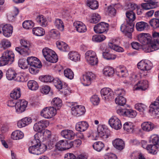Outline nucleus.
I'll return each instance as SVG.
<instances>
[{"label":"nucleus","mask_w":159,"mask_h":159,"mask_svg":"<svg viewBox=\"0 0 159 159\" xmlns=\"http://www.w3.org/2000/svg\"><path fill=\"white\" fill-rule=\"evenodd\" d=\"M32 122V119L30 117H25L19 120L17 123L18 126L21 128L28 125Z\"/></svg>","instance_id":"obj_21"},{"label":"nucleus","mask_w":159,"mask_h":159,"mask_svg":"<svg viewBox=\"0 0 159 159\" xmlns=\"http://www.w3.org/2000/svg\"><path fill=\"white\" fill-rule=\"evenodd\" d=\"M144 83H146L145 81H139L137 83L138 86L137 87L135 88L136 90H145L146 89L147 85L146 84H145Z\"/></svg>","instance_id":"obj_50"},{"label":"nucleus","mask_w":159,"mask_h":159,"mask_svg":"<svg viewBox=\"0 0 159 159\" xmlns=\"http://www.w3.org/2000/svg\"><path fill=\"white\" fill-rule=\"evenodd\" d=\"M89 125L85 121H82L78 122L75 125V129L78 131L83 132L88 128Z\"/></svg>","instance_id":"obj_17"},{"label":"nucleus","mask_w":159,"mask_h":159,"mask_svg":"<svg viewBox=\"0 0 159 159\" xmlns=\"http://www.w3.org/2000/svg\"><path fill=\"white\" fill-rule=\"evenodd\" d=\"M16 74L14 70L11 68L9 69L6 72V77L9 80H14Z\"/></svg>","instance_id":"obj_28"},{"label":"nucleus","mask_w":159,"mask_h":159,"mask_svg":"<svg viewBox=\"0 0 159 159\" xmlns=\"http://www.w3.org/2000/svg\"><path fill=\"white\" fill-rule=\"evenodd\" d=\"M131 25V24H128L127 23L126 24H122L120 27V30L124 33L128 31H133L134 27H132Z\"/></svg>","instance_id":"obj_31"},{"label":"nucleus","mask_w":159,"mask_h":159,"mask_svg":"<svg viewBox=\"0 0 159 159\" xmlns=\"http://www.w3.org/2000/svg\"><path fill=\"white\" fill-rule=\"evenodd\" d=\"M135 108L140 112H143L147 108V106L142 103H138L135 105Z\"/></svg>","instance_id":"obj_55"},{"label":"nucleus","mask_w":159,"mask_h":159,"mask_svg":"<svg viewBox=\"0 0 159 159\" xmlns=\"http://www.w3.org/2000/svg\"><path fill=\"white\" fill-rule=\"evenodd\" d=\"M137 113L135 111L131 109H126L125 116L133 118L137 115Z\"/></svg>","instance_id":"obj_53"},{"label":"nucleus","mask_w":159,"mask_h":159,"mask_svg":"<svg viewBox=\"0 0 159 159\" xmlns=\"http://www.w3.org/2000/svg\"><path fill=\"white\" fill-rule=\"evenodd\" d=\"M73 25L76 28V30L79 33H84L87 30L86 26L81 22L78 21L75 22Z\"/></svg>","instance_id":"obj_16"},{"label":"nucleus","mask_w":159,"mask_h":159,"mask_svg":"<svg viewBox=\"0 0 159 159\" xmlns=\"http://www.w3.org/2000/svg\"><path fill=\"white\" fill-rule=\"evenodd\" d=\"M54 25L56 27L61 31H63L64 29V25L63 21L61 19H56Z\"/></svg>","instance_id":"obj_33"},{"label":"nucleus","mask_w":159,"mask_h":159,"mask_svg":"<svg viewBox=\"0 0 159 159\" xmlns=\"http://www.w3.org/2000/svg\"><path fill=\"white\" fill-rule=\"evenodd\" d=\"M150 25L154 29L159 28V19L153 18L149 22Z\"/></svg>","instance_id":"obj_46"},{"label":"nucleus","mask_w":159,"mask_h":159,"mask_svg":"<svg viewBox=\"0 0 159 159\" xmlns=\"http://www.w3.org/2000/svg\"><path fill=\"white\" fill-rule=\"evenodd\" d=\"M151 37V47H149L146 50V52H149L156 50L159 48V33L152 32Z\"/></svg>","instance_id":"obj_4"},{"label":"nucleus","mask_w":159,"mask_h":159,"mask_svg":"<svg viewBox=\"0 0 159 159\" xmlns=\"http://www.w3.org/2000/svg\"><path fill=\"white\" fill-rule=\"evenodd\" d=\"M28 102L24 100H19L15 103L16 111L19 113L24 111L27 107Z\"/></svg>","instance_id":"obj_13"},{"label":"nucleus","mask_w":159,"mask_h":159,"mask_svg":"<svg viewBox=\"0 0 159 159\" xmlns=\"http://www.w3.org/2000/svg\"><path fill=\"white\" fill-rule=\"evenodd\" d=\"M102 55L105 59L108 60H114L116 57L115 55L111 53L108 52H103L102 53Z\"/></svg>","instance_id":"obj_41"},{"label":"nucleus","mask_w":159,"mask_h":159,"mask_svg":"<svg viewBox=\"0 0 159 159\" xmlns=\"http://www.w3.org/2000/svg\"><path fill=\"white\" fill-rule=\"evenodd\" d=\"M109 24L104 22H102L95 25L93 28L94 32L98 34L107 32L108 30Z\"/></svg>","instance_id":"obj_9"},{"label":"nucleus","mask_w":159,"mask_h":159,"mask_svg":"<svg viewBox=\"0 0 159 159\" xmlns=\"http://www.w3.org/2000/svg\"><path fill=\"white\" fill-rule=\"evenodd\" d=\"M152 114L156 117L159 118V105H156L152 103L150 106Z\"/></svg>","instance_id":"obj_24"},{"label":"nucleus","mask_w":159,"mask_h":159,"mask_svg":"<svg viewBox=\"0 0 159 159\" xmlns=\"http://www.w3.org/2000/svg\"><path fill=\"white\" fill-rule=\"evenodd\" d=\"M109 124L111 127L116 130L120 129L122 127L120 120L116 116L111 117L109 120Z\"/></svg>","instance_id":"obj_10"},{"label":"nucleus","mask_w":159,"mask_h":159,"mask_svg":"<svg viewBox=\"0 0 159 159\" xmlns=\"http://www.w3.org/2000/svg\"><path fill=\"white\" fill-rule=\"evenodd\" d=\"M42 52L44 57L46 59L47 57H49L51 55H53L54 52L48 48L46 47L43 49Z\"/></svg>","instance_id":"obj_39"},{"label":"nucleus","mask_w":159,"mask_h":159,"mask_svg":"<svg viewBox=\"0 0 159 159\" xmlns=\"http://www.w3.org/2000/svg\"><path fill=\"white\" fill-rule=\"evenodd\" d=\"M148 26V23L143 21H140L136 23V27L137 30L140 31L144 30Z\"/></svg>","instance_id":"obj_38"},{"label":"nucleus","mask_w":159,"mask_h":159,"mask_svg":"<svg viewBox=\"0 0 159 159\" xmlns=\"http://www.w3.org/2000/svg\"><path fill=\"white\" fill-rule=\"evenodd\" d=\"M68 56L70 59L75 61H78L80 59L79 54L75 52H70L69 53Z\"/></svg>","instance_id":"obj_37"},{"label":"nucleus","mask_w":159,"mask_h":159,"mask_svg":"<svg viewBox=\"0 0 159 159\" xmlns=\"http://www.w3.org/2000/svg\"><path fill=\"white\" fill-rule=\"evenodd\" d=\"M96 56V53L94 52L91 50L88 51L85 54V57L86 60L89 58H92V57Z\"/></svg>","instance_id":"obj_63"},{"label":"nucleus","mask_w":159,"mask_h":159,"mask_svg":"<svg viewBox=\"0 0 159 159\" xmlns=\"http://www.w3.org/2000/svg\"><path fill=\"white\" fill-rule=\"evenodd\" d=\"M50 90V87L48 86L45 85L43 86L40 88V91L41 93L46 94H48Z\"/></svg>","instance_id":"obj_61"},{"label":"nucleus","mask_w":159,"mask_h":159,"mask_svg":"<svg viewBox=\"0 0 159 159\" xmlns=\"http://www.w3.org/2000/svg\"><path fill=\"white\" fill-rule=\"evenodd\" d=\"M31 146L30 147L29 149H33L39 148V149H43V148H46V147L44 145V143H41L35 139L31 141Z\"/></svg>","instance_id":"obj_18"},{"label":"nucleus","mask_w":159,"mask_h":159,"mask_svg":"<svg viewBox=\"0 0 159 159\" xmlns=\"http://www.w3.org/2000/svg\"><path fill=\"white\" fill-rule=\"evenodd\" d=\"M117 75L120 77H126L128 75L127 70L125 68L120 69L116 72Z\"/></svg>","instance_id":"obj_51"},{"label":"nucleus","mask_w":159,"mask_h":159,"mask_svg":"<svg viewBox=\"0 0 159 159\" xmlns=\"http://www.w3.org/2000/svg\"><path fill=\"white\" fill-rule=\"evenodd\" d=\"M97 132L98 134L96 132H94L88 134V137L91 138L93 140H97L98 137H101L104 139L108 138L110 136L109 130H106L101 125L98 126Z\"/></svg>","instance_id":"obj_2"},{"label":"nucleus","mask_w":159,"mask_h":159,"mask_svg":"<svg viewBox=\"0 0 159 159\" xmlns=\"http://www.w3.org/2000/svg\"><path fill=\"white\" fill-rule=\"evenodd\" d=\"M87 4L88 6L93 10L96 9L98 7V3L96 0H88Z\"/></svg>","instance_id":"obj_32"},{"label":"nucleus","mask_w":159,"mask_h":159,"mask_svg":"<svg viewBox=\"0 0 159 159\" xmlns=\"http://www.w3.org/2000/svg\"><path fill=\"white\" fill-rule=\"evenodd\" d=\"M24 137L23 133L20 131L16 130L13 132L11 135V138L14 140H19L22 139Z\"/></svg>","instance_id":"obj_29"},{"label":"nucleus","mask_w":159,"mask_h":159,"mask_svg":"<svg viewBox=\"0 0 159 159\" xmlns=\"http://www.w3.org/2000/svg\"><path fill=\"white\" fill-rule=\"evenodd\" d=\"M86 60L88 63L92 66L96 65L98 62V60L97 56L92 57V58L88 59Z\"/></svg>","instance_id":"obj_59"},{"label":"nucleus","mask_w":159,"mask_h":159,"mask_svg":"<svg viewBox=\"0 0 159 159\" xmlns=\"http://www.w3.org/2000/svg\"><path fill=\"white\" fill-rule=\"evenodd\" d=\"M39 79L42 82L44 83L53 82L55 79L53 77L49 75L41 76L39 77Z\"/></svg>","instance_id":"obj_36"},{"label":"nucleus","mask_w":159,"mask_h":159,"mask_svg":"<svg viewBox=\"0 0 159 159\" xmlns=\"http://www.w3.org/2000/svg\"><path fill=\"white\" fill-rule=\"evenodd\" d=\"M65 141L63 140H61L57 143L55 145L56 149H63L65 148Z\"/></svg>","instance_id":"obj_60"},{"label":"nucleus","mask_w":159,"mask_h":159,"mask_svg":"<svg viewBox=\"0 0 159 159\" xmlns=\"http://www.w3.org/2000/svg\"><path fill=\"white\" fill-rule=\"evenodd\" d=\"M106 37L103 35H95L92 37V40L93 41L96 42H100L106 39Z\"/></svg>","instance_id":"obj_49"},{"label":"nucleus","mask_w":159,"mask_h":159,"mask_svg":"<svg viewBox=\"0 0 159 159\" xmlns=\"http://www.w3.org/2000/svg\"><path fill=\"white\" fill-rule=\"evenodd\" d=\"M143 129L145 131L148 132L152 131L154 128V124L150 122H145L142 125Z\"/></svg>","instance_id":"obj_23"},{"label":"nucleus","mask_w":159,"mask_h":159,"mask_svg":"<svg viewBox=\"0 0 159 159\" xmlns=\"http://www.w3.org/2000/svg\"><path fill=\"white\" fill-rule=\"evenodd\" d=\"M64 75L66 77L70 80H72L74 78L73 72L70 69L67 68L64 70Z\"/></svg>","instance_id":"obj_47"},{"label":"nucleus","mask_w":159,"mask_h":159,"mask_svg":"<svg viewBox=\"0 0 159 159\" xmlns=\"http://www.w3.org/2000/svg\"><path fill=\"white\" fill-rule=\"evenodd\" d=\"M20 89L19 88H16L12 91L10 94V97L14 99H17L21 96Z\"/></svg>","instance_id":"obj_30"},{"label":"nucleus","mask_w":159,"mask_h":159,"mask_svg":"<svg viewBox=\"0 0 159 159\" xmlns=\"http://www.w3.org/2000/svg\"><path fill=\"white\" fill-rule=\"evenodd\" d=\"M61 134L63 137L68 139H73L75 136L74 132L70 130H63L61 131Z\"/></svg>","instance_id":"obj_19"},{"label":"nucleus","mask_w":159,"mask_h":159,"mask_svg":"<svg viewBox=\"0 0 159 159\" xmlns=\"http://www.w3.org/2000/svg\"><path fill=\"white\" fill-rule=\"evenodd\" d=\"M139 69L144 71H148L151 70L152 67V64L150 62H147L145 60H142L139 62L137 65Z\"/></svg>","instance_id":"obj_11"},{"label":"nucleus","mask_w":159,"mask_h":159,"mask_svg":"<svg viewBox=\"0 0 159 159\" xmlns=\"http://www.w3.org/2000/svg\"><path fill=\"white\" fill-rule=\"evenodd\" d=\"M37 22L42 27H46L47 25V21L46 18L43 15L38 16L36 18Z\"/></svg>","instance_id":"obj_25"},{"label":"nucleus","mask_w":159,"mask_h":159,"mask_svg":"<svg viewBox=\"0 0 159 159\" xmlns=\"http://www.w3.org/2000/svg\"><path fill=\"white\" fill-rule=\"evenodd\" d=\"M103 72L106 76H111L114 74V71L112 68L108 66L105 68L103 69Z\"/></svg>","instance_id":"obj_44"},{"label":"nucleus","mask_w":159,"mask_h":159,"mask_svg":"<svg viewBox=\"0 0 159 159\" xmlns=\"http://www.w3.org/2000/svg\"><path fill=\"white\" fill-rule=\"evenodd\" d=\"M19 12V10L17 8H15V10L11 12V14L7 16L8 20L11 21H13L15 17L18 14Z\"/></svg>","instance_id":"obj_48"},{"label":"nucleus","mask_w":159,"mask_h":159,"mask_svg":"<svg viewBox=\"0 0 159 159\" xmlns=\"http://www.w3.org/2000/svg\"><path fill=\"white\" fill-rule=\"evenodd\" d=\"M14 57L11 51L7 50L3 52L0 58V66L11 64L14 61Z\"/></svg>","instance_id":"obj_3"},{"label":"nucleus","mask_w":159,"mask_h":159,"mask_svg":"<svg viewBox=\"0 0 159 159\" xmlns=\"http://www.w3.org/2000/svg\"><path fill=\"white\" fill-rule=\"evenodd\" d=\"M124 129L127 132L132 133L134 129V126L133 124L130 122L125 123L123 125Z\"/></svg>","instance_id":"obj_40"},{"label":"nucleus","mask_w":159,"mask_h":159,"mask_svg":"<svg viewBox=\"0 0 159 159\" xmlns=\"http://www.w3.org/2000/svg\"><path fill=\"white\" fill-rule=\"evenodd\" d=\"M115 102L118 105L123 106L126 102V99L122 96L117 97L115 99Z\"/></svg>","instance_id":"obj_43"},{"label":"nucleus","mask_w":159,"mask_h":159,"mask_svg":"<svg viewBox=\"0 0 159 159\" xmlns=\"http://www.w3.org/2000/svg\"><path fill=\"white\" fill-rule=\"evenodd\" d=\"M28 64L30 67L29 68L30 72L32 74H36L39 72V69L42 67L41 63L37 57H29L27 59Z\"/></svg>","instance_id":"obj_1"},{"label":"nucleus","mask_w":159,"mask_h":159,"mask_svg":"<svg viewBox=\"0 0 159 159\" xmlns=\"http://www.w3.org/2000/svg\"><path fill=\"white\" fill-rule=\"evenodd\" d=\"M52 107L56 109H59L62 105V101L61 99L58 98H53L51 102Z\"/></svg>","instance_id":"obj_26"},{"label":"nucleus","mask_w":159,"mask_h":159,"mask_svg":"<svg viewBox=\"0 0 159 159\" xmlns=\"http://www.w3.org/2000/svg\"><path fill=\"white\" fill-rule=\"evenodd\" d=\"M101 94L103 99L106 100L112 99L113 98V92L111 89L108 88H104L101 89Z\"/></svg>","instance_id":"obj_12"},{"label":"nucleus","mask_w":159,"mask_h":159,"mask_svg":"<svg viewBox=\"0 0 159 159\" xmlns=\"http://www.w3.org/2000/svg\"><path fill=\"white\" fill-rule=\"evenodd\" d=\"M0 45L1 47L4 49H6V48L9 47L11 46V43L7 39H3L1 40Z\"/></svg>","instance_id":"obj_57"},{"label":"nucleus","mask_w":159,"mask_h":159,"mask_svg":"<svg viewBox=\"0 0 159 159\" xmlns=\"http://www.w3.org/2000/svg\"><path fill=\"white\" fill-rule=\"evenodd\" d=\"M27 86L29 89L32 90H36L39 88L37 82L34 80L29 81L27 83Z\"/></svg>","instance_id":"obj_34"},{"label":"nucleus","mask_w":159,"mask_h":159,"mask_svg":"<svg viewBox=\"0 0 159 159\" xmlns=\"http://www.w3.org/2000/svg\"><path fill=\"white\" fill-rule=\"evenodd\" d=\"M125 14L127 23L131 24L132 27H134V21L136 18L135 14L132 11H126Z\"/></svg>","instance_id":"obj_14"},{"label":"nucleus","mask_w":159,"mask_h":159,"mask_svg":"<svg viewBox=\"0 0 159 159\" xmlns=\"http://www.w3.org/2000/svg\"><path fill=\"white\" fill-rule=\"evenodd\" d=\"M71 108L72 114L76 116H80L83 115L85 112V107L82 105H77L76 103H72Z\"/></svg>","instance_id":"obj_6"},{"label":"nucleus","mask_w":159,"mask_h":159,"mask_svg":"<svg viewBox=\"0 0 159 159\" xmlns=\"http://www.w3.org/2000/svg\"><path fill=\"white\" fill-rule=\"evenodd\" d=\"M22 25L25 29H30L34 26V23L32 20H26L23 23Z\"/></svg>","instance_id":"obj_42"},{"label":"nucleus","mask_w":159,"mask_h":159,"mask_svg":"<svg viewBox=\"0 0 159 159\" xmlns=\"http://www.w3.org/2000/svg\"><path fill=\"white\" fill-rule=\"evenodd\" d=\"M32 32L33 34L38 36H43L45 34L44 30L43 28L39 27L34 28L32 30Z\"/></svg>","instance_id":"obj_27"},{"label":"nucleus","mask_w":159,"mask_h":159,"mask_svg":"<svg viewBox=\"0 0 159 159\" xmlns=\"http://www.w3.org/2000/svg\"><path fill=\"white\" fill-rule=\"evenodd\" d=\"M13 28L11 25L9 24L4 25L3 34L6 37H9L12 35Z\"/></svg>","instance_id":"obj_20"},{"label":"nucleus","mask_w":159,"mask_h":159,"mask_svg":"<svg viewBox=\"0 0 159 159\" xmlns=\"http://www.w3.org/2000/svg\"><path fill=\"white\" fill-rule=\"evenodd\" d=\"M94 149H102L104 145L101 142H97L94 143L92 145Z\"/></svg>","instance_id":"obj_62"},{"label":"nucleus","mask_w":159,"mask_h":159,"mask_svg":"<svg viewBox=\"0 0 159 159\" xmlns=\"http://www.w3.org/2000/svg\"><path fill=\"white\" fill-rule=\"evenodd\" d=\"M57 48L61 51L67 52L69 50L68 45L65 43L61 41H57L56 43Z\"/></svg>","instance_id":"obj_22"},{"label":"nucleus","mask_w":159,"mask_h":159,"mask_svg":"<svg viewBox=\"0 0 159 159\" xmlns=\"http://www.w3.org/2000/svg\"><path fill=\"white\" fill-rule=\"evenodd\" d=\"M95 78V75L91 72L86 73L85 74L83 75L80 78L82 83L84 86H87L91 84V82Z\"/></svg>","instance_id":"obj_7"},{"label":"nucleus","mask_w":159,"mask_h":159,"mask_svg":"<svg viewBox=\"0 0 159 159\" xmlns=\"http://www.w3.org/2000/svg\"><path fill=\"white\" fill-rule=\"evenodd\" d=\"M21 46L16 47V50L23 56H25L29 55L30 44L24 39H21L20 41Z\"/></svg>","instance_id":"obj_5"},{"label":"nucleus","mask_w":159,"mask_h":159,"mask_svg":"<svg viewBox=\"0 0 159 159\" xmlns=\"http://www.w3.org/2000/svg\"><path fill=\"white\" fill-rule=\"evenodd\" d=\"M89 21L91 23L95 24L98 22L101 19L100 15L98 13H94L90 15Z\"/></svg>","instance_id":"obj_35"},{"label":"nucleus","mask_w":159,"mask_h":159,"mask_svg":"<svg viewBox=\"0 0 159 159\" xmlns=\"http://www.w3.org/2000/svg\"><path fill=\"white\" fill-rule=\"evenodd\" d=\"M114 147L116 149H124L125 148V143L121 139L117 138L112 141Z\"/></svg>","instance_id":"obj_15"},{"label":"nucleus","mask_w":159,"mask_h":159,"mask_svg":"<svg viewBox=\"0 0 159 159\" xmlns=\"http://www.w3.org/2000/svg\"><path fill=\"white\" fill-rule=\"evenodd\" d=\"M53 82L55 87L59 90L61 89L63 87L64 85H63L61 81L58 79H55Z\"/></svg>","instance_id":"obj_56"},{"label":"nucleus","mask_w":159,"mask_h":159,"mask_svg":"<svg viewBox=\"0 0 159 159\" xmlns=\"http://www.w3.org/2000/svg\"><path fill=\"white\" fill-rule=\"evenodd\" d=\"M49 34L54 39H58L60 38L59 32L56 29H52L49 32Z\"/></svg>","instance_id":"obj_52"},{"label":"nucleus","mask_w":159,"mask_h":159,"mask_svg":"<svg viewBox=\"0 0 159 159\" xmlns=\"http://www.w3.org/2000/svg\"><path fill=\"white\" fill-rule=\"evenodd\" d=\"M58 60L57 56L54 52V53L53 54V55H51L50 57H47L46 60L51 63H56Z\"/></svg>","instance_id":"obj_58"},{"label":"nucleus","mask_w":159,"mask_h":159,"mask_svg":"<svg viewBox=\"0 0 159 159\" xmlns=\"http://www.w3.org/2000/svg\"><path fill=\"white\" fill-rule=\"evenodd\" d=\"M27 62L25 59H21L19 60L18 64L19 66L22 69L27 68Z\"/></svg>","instance_id":"obj_54"},{"label":"nucleus","mask_w":159,"mask_h":159,"mask_svg":"<svg viewBox=\"0 0 159 159\" xmlns=\"http://www.w3.org/2000/svg\"><path fill=\"white\" fill-rule=\"evenodd\" d=\"M104 159H117L116 156L111 152L105 154L103 156Z\"/></svg>","instance_id":"obj_64"},{"label":"nucleus","mask_w":159,"mask_h":159,"mask_svg":"<svg viewBox=\"0 0 159 159\" xmlns=\"http://www.w3.org/2000/svg\"><path fill=\"white\" fill-rule=\"evenodd\" d=\"M49 112L48 107H46L43 108L41 112V115L45 118L50 119L52 118L51 116H50Z\"/></svg>","instance_id":"obj_45"},{"label":"nucleus","mask_w":159,"mask_h":159,"mask_svg":"<svg viewBox=\"0 0 159 159\" xmlns=\"http://www.w3.org/2000/svg\"><path fill=\"white\" fill-rule=\"evenodd\" d=\"M151 36L149 34L142 33L138 35V40L143 44L144 45L150 43V45L148 46V47L145 48V52L149 47H151Z\"/></svg>","instance_id":"obj_8"}]
</instances>
